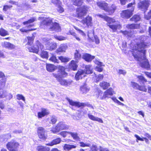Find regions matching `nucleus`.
Here are the masks:
<instances>
[{
	"instance_id": "1",
	"label": "nucleus",
	"mask_w": 151,
	"mask_h": 151,
	"mask_svg": "<svg viewBox=\"0 0 151 151\" xmlns=\"http://www.w3.org/2000/svg\"><path fill=\"white\" fill-rule=\"evenodd\" d=\"M146 37L145 36H142L139 38L140 41L139 43H137V50L138 52L137 54L134 52L133 55L134 58H137L138 59H141L142 60L146 59L145 53L146 50L145 48L147 47V45L145 44L144 41L146 40Z\"/></svg>"
},
{
	"instance_id": "2",
	"label": "nucleus",
	"mask_w": 151,
	"mask_h": 151,
	"mask_svg": "<svg viewBox=\"0 0 151 151\" xmlns=\"http://www.w3.org/2000/svg\"><path fill=\"white\" fill-rule=\"evenodd\" d=\"M52 24V26L50 27L51 30H55L57 32H59L61 30L59 24L57 22L52 23V19L49 18H46L43 20L40 23V27L41 28L45 29L47 28Z\"/></svg>"
},
{
	"instance_id": "3",
	"label": "nucleus",
	"mask_w": 151,
	"mask_h": 151,
	"mask_svg": "<svg viewBox=\"0 0 151 151\" xmlns=\"http://www.w3.org/2000/svg\"><path fill=\"white\" fill-rule=\"evenodd\" d=\"M27 38L28 40L27 44L29 45V46L28 48L29 52L37 53L39 51V49L42 50L43 48V46L38 41H37L36 43V47L33 46H31V45L33 43L34 39V36L27 37Z\"/></svg>"
},
{
	"instance_id": "4",
	"label": "nucleus",
	"mask_w": 151,
	"mask_h": 151,
	"mask_svg": "<svg viewBox=\"0 0 151 151\" xmlns=\"http://www.w3.org/2000/svg\"><path fill=\"white\" fill-rule=\"evenodd\" d=\"M92 73V69L91 65H85V69L84 70H78L76 74L75 78L77 81L81 79L83 77H84V74H89Z\"/></svg>"
},
{
	"instance_id": "5",
	"label": "nucleus",
	"mask_w": 151,
	"mask_h": 151,
	"mask_svg": "<svg viewBox=\"0 0 151 151\" xmlns=\"http://www.w3.org/2000/svg\"><path fill=\"white\" fill-rule=\"evenodd\" d=\"M97 4L101 9L108 12L109 14L113 13L116 8L115 5L112 4L111 7H109L107 4L104 2H99Z\"/></svg>"
},
{
	"instance_id": "6",
	"label": "nucleus",
	"mask_w": 151,
	"mask_h": 151,
	"mask_svg": "<svg viewBox=\"0 0 151 151\" xmlns=\"http://www.w3.org/2000/svg\"><path fill=\"white\" fill-rule=\"evenodd\" d=\"M135 4V2L131 3L129 4L127 7L131 8L130 9L123 10L121 14V17L122 18H129L132 15V12L134 10V5Z\"/></svg>"
},
{
	"instance_id": "7",
	"label": "nucleus",
	"mask_w": 151,
	"mask_h": 151,
	"mask_svg": "<svg viewBox=\"0 0 151 151\" xmlns=\"http://www.w3.org/2000/svg\"><path fill=\"white\" fill-rule=\"evenodd\" d=\"M69 126L65 124L63 122L58 123L55 127H53L51 129V131L53 133L59 132L60 130L66 129L69 128Z\"/></svg>"
},
{
	"instance_id": "8",
	"label": "nucleus",
	"mask_w": 151,
	"mask_h": 151,
	"mask_svg": "<svg viewBox=\"0 0 151 151\" xmlns=\"http://www.w3.org/2000/svg\"><path fill=\"white\" fill-rule=\"evenodd\" d=\"M53 75L57 80H59L62 78L66 77L67 74L65 72V67L63 66H60L59 67L57 73H53Z\"/></svg>"
},
{
	"instance_id": "9",
	"label": "nucleus",
	"mask_w": 151,
	"mask_h": 151,
	"mask_svg": "<svg viewBox=\"0 0 151 151\" xmlns=\"http://www.w3.org/2000/svg\"><path fill=\"white\" fill-rule=\"evenodd\" d=\"M19 143L14 140H13L8 143L6 147L10 151H17Z\"/></svg>"
},
{
	"instance_id": "10",
	"label": "nucleus",
	"mask_w": 151,
	"mask_h": 151,
	"mask_svg": "<svg viewBox=\"0 0 151 151\" xmlns=\"http://www.w3.org/2000/svg\"><path fill=\"white\" fill-rule=\"evenodd\" d=\"M150 5V1L148 0H145L139 3L138 6L141 11L145 12L147 10Z\"/></svg>"
},
{
	"instance_id": "11",
	"label": "nucleus",
	"mask_w": 151,
	"mask_h": 151,
	"mask_svg": "<svg viewBox=\"0 0 151 151\" xmlns=\"http://www.w3.org/2000/svg\"><path fill=\"white\" fill-rule=\"evenodd\" d=\"M66 99L70 106V108H71L72 109H74L73 108V106L80 107H84L86 105L84 103L74 101L72 99H71L68 98H66Z\"/></svg>"
},
{
	"instance_id": "12",
	"label": "nucleus",
	"mask_w": 151,
	"mask_h": 151,
	"mask_svg": "<svg viewBox=\"0 0 151 151\" xmlns=\"http://www.w3.org/2000/svg\"><path fill=\"white\" fill-rule=\"evenodd\" d=\"M6 82V79H0V90H2L5 87ZM7 92L3 91H0V98H4L6 97Z\"/></svg>"
},
{
	"instance_id": "13",
	"label": "nucleus",
	"mask_w": 151,
	"mask_h": 151,
	"mask_svg": "<svg viewBox=\"0 0 151 151\" xmlns=\"http://www.w3.org/2000/svg\"><path fill=\"white\" fill-rule=\"evenodd\" d=\"M86 7L85 6L77 9L76 10L77 15L78 17H81L85 15L86 13Z\"/></svg>"
},
{
	"instance_id": "14",
	"label": "nucleus",
	"mask_w": 151,
	"mask_h": 151,
	"mask_svg": "<svg viewBox=\"0 0 151 151\" xmlns=\"http://www.w3.org/2000/svg\"><path fill=\"white\" fill-rule=\"evenodd\" d=\"M81 22L87 27L91 26L92 24V18L88 15L86 17L84 18Z\"/></svg>"
},
{
	"instance_id": "15",
	"label": "nucleus",
	"mask_w": 151,
	"mask_h": 151,
	"mask_svg": "<svg viewBox=\"0 0 151 151\" xmlns=\"http://www.w3.org/2000/svg\"><path fill=\"white\" fill-rule=\"evenodd\" d=\"M37 129L38 135L39 138L42 140H45L46 138V136L45 134V130L44 128L39 127Z\"/></svg>"
},
{
	"instance_id": "16",
	"label": "nucleus",
	"mask_w": 151,
	"mask_h": 151,
	"mask_svg": "<svg viewBox=\"0 0 151 151\" xmlns=\"http://www.w3.org/2000/svg\"><path fill=\"white\" fill-rule=\"evenodd\" d=\"M49 114V110L46 108H42L41 111L37 113V116L38 118H41Z\"/></svg>"
},
{
	"instance_id": "17",
	"label": "nucleus",
	"mask_w": 151,
	"mask_h": 151,
	"mask_svg": "<svg viewBox=\"0 0 151 151\" xmlns=\"http://www.w3.org/2000/svg\"><path fill=\"white\" fill-rule=\"evenodd\" d=\"M67 48V46L66 44H61L56 50V52L58 54H60L62 52H65Z\"/></svg>"
},
{
	"instance_id": "18",
	"label": "nucleus",
	"mask_w": 151,
	"mask_h": 151,
	"mask_svg": "<svg viewBox=\"0 0 151 151\" xmlns=\"http://www.w3.org/2000/svg\"><path fill=\"white\" fill-rule=\"evenodd\" d=\"M113 91L112 88H110L106 91L103 95V97L106 98V97H110L113 94Z\"/></svg>"
},
{
	"instance_id": "19",
	"label": "nucleus",
	"mask_w": 151,
	"mask_h": 151,
	"mask_svg": "<svg viewBox=\"0 0 151 151\" xmlns=\"http://www.w3.org/2000/svg\"><path fill=\"white\" fill-rule=\"evenodd\" d=\"M88 118L91 120L97 121L101 123H103V121L101 119L98 117H95L90 113L88 114Z\"/></svg>"
},
{
	"instance_id": "20",
	"label": "nucleus",
	"mask_w": 151,
	"mask_h": 151,
	"mask_svg": "<svg viewBox=\"0 0 151 151\" xmlns=\"http://www.w3.org/2000/svg\"><path fill=\"white\" fill-rule=\"evenodd\" d=\"M83 58L86 61L89 62L94 58L95 56H92L89 54L86 53L84 54L83 55Z\"/></svg>"
},
{
	"instance_id": "21",
	"label": "nucleus",
	"mask_w": 151,
	"mask_h": 151,
	"mask_svg": "<svg viewBox=\"0 0 151 151\" xmlns=\"http://www.w3.org/2000/svg\"><path fill=\"white\" fill-rule=\"evenodd\" d=\"M61 140L60 138H58L53 140L50 142L46 144V145H47L52 146L54 145L60 143L61 142Z\"/></svg>"
},
{
	"instance_id": "22",
	"label": "nucleus",
	"mask_w": 151,
	"mask_h": 151,
	"mask_svg": "<svg viewBox=\"0 0 151 151\" xmlns=\"http://www.w3.org/2000/svg\"><path fill=\"white\" fill-rule=\"evenodd\" d=\"M78 61H75L74 60H72L69 64V68L73 70H76L77 68V66L76 63Z\"/></svg>"
},
{
	"instance_id": "23",
	"label": "nucleus",
	"mask_w": 151,
	"mask_h": 151,
	"mask_svg": "<svg viewBox=\"0 0 151 151\" xmlns=\"http://www.w3.org/2000/svg\"><path fill=\"white\" fill-rule=\"evenodd\" d=\"M109 27L112 30L113 32L116 31L117 29H119L121 27L120 24H109Z\"/></svg>"
},
{
	"instance_id": "24",
	"label": "nucleus",
	"mask_w": 151,
	"mask_h": 151,
	"mask_svg": "<svg viewBox=\"0 0 151 151\" xmlns=\"http://www.w3.org/2000/svg\"><path fill=\"white\" fill-rule=\"evenodd\" d=\"M139 27V25L138 24H128L126 26V27L127 28L130 29H137Z\"/></svg>"
},
{
	"instance_id": "25",
	"label": "nucleus",
	"mask_w": 151,
	"mask_h": 151,
	"mask_svg": "<svg viewBox=\"0 0 151 151\" xmlns=\"http://www.w3.org/2000/svg\"><path fill=\"white\" fill-rule=\"evenodd\" d=\"M3 47L10 49H12L14 47V46L13 44L7 42H4L2 43Z\"/></svg>"
},
{
	"instance_id": "26",
	"label": "nucleus",
	"mask_w": 151,
	"mask_h": 151,
	"mask_svg": "<svg viewBox=\"0 0 151 151\" xmlns=\"http://www.w3.org/2000/svg\"><path fill=\"white\" fill-rule=\"evenodd\" d=\"M80 90L83 93H86L88 91L89 88L87 86L86 84H84L83 86H81Z\"/></svg>"
},
{
	"instance_id": "27",
	"label": "nucleus",
	"mask_w": 151,
	"mask_h": 151,
	"mask_svg": "<svg viewBox=\"0 0 151 151\" xmlns=\"http://www.w3.org/2000/svg\"><path fill=\"white\" fill-rule=\"evenodd\" d=\"M37 150L38 151H49L50 148L47 147L40 145L37 147Z\"/></svg>"
},
{
	"instance_id": "28",
	"label": "nucleus",
	"mask_w": 151,
	"mask_h": 151,
	"mask_svg": "<svg viewBox=\"0 0 151 151\" xmlns=\"http://www.w3.org/2000/svg\"><path fill=\"white\" fill-rule=\"evenodd\" d=\"M76 146L73 145H70L65 144L64 146V149L65 150H69L75 148Z\"/></svg>"
},
{
	"instance_id": "29",
	"label": "nucleus",
	"mask_w": 151,
	"mask_h": 151,
	"mask_svg": "<svg viewBox=\"0 0 151 151\" xmlns=\"http://www.w3.org/2000/svg\"><path fill=\"white\" fill-rule=\"evenodd\" d=\"M55 66L52 64H47L46 65V69L48 71H53L55 70Z\"/></svg>"
},
{
	"instance_id": "30",
	"label": "nucleus",
	"mask_w": 151,
	"mask_h": 151,
	"mask_svg": "<svg viewBox=\"0 0 151 151\" xmlns=\"http://www.w3.org/2000/svg\"><path fill=\"white\" fill-rule=\"evenodd\" d=\"M100 85L103 89H106L110 86V84L106 82L103 81L100 83Z\"/></svg>"
},
{
	"instance_id": "31",
	"label": "nucleus",
	"mask_w": 151,
	"mask_h": 151,
	"mask_svg": "<svg viewBox=\"0 0 151 151\" xmlns=\"http://www.w3.org/2000/svg\"><path fill=\"white\" fill-rule=\"evenodd\" d=\"M105 20L107 22V24L108 26L109 24H111L115 22L114 19L107 16L105 19Z\"/></svg>"
},
{
	"instance_id": "32",
	"label": "nucleus",
	"mask_w": 151,
	"mask_h": 151,
	"mask_svg": "<svg viewBox=\"0 0 151 151\" xmlns=\"http://www.w3.org/2000/svg\"><path fill=\"white\" fill-rule=\"evenodd\" d=\"M75 58L76 61H78V60L81 59V55L79 52L77 50H76L75 53Z\"/></svg>"
},
{
	"instance_id": "33",
	"label": "nucleus",
	"mask_w": 151,
	"mask_h": 151,
	"mask_svg": "<svg viewBox=\"0 0 151 151\" xmlns=\"http://www.w3.org/2000/svg\"><path fill=\"white\" fill-rule=\"evenodd\" d=\"M141 66L142 68H150V65L149 62L147 61L143 62L141 64Z\"/></svg>"
},
{
	"instance_id": "34",
	"label": "nucleus",
	"mask_w": 151,
	"mask_h": 151,
	"mask_svg": "<svg viewBox=\"0 0 151 151\" xmlns=\"http://www.w3.org/2000/svg\"><path fill=\"white\" fill-rule=\"evenodd\" d=\"M40 56L43 58L47 59L48 58V53L46 51L42 50L41 51Z\"/></svg>"
},
{
	"instance_id": "35",
	"label": "nucleus",
	"mask_w": 151,
	"mask_h": 151,
	"mask_svg": "<svg viewBox=\"0 0 151 151\" xmlns=\"http://www.w3.org/2000/svg\"><path fill=\"white\" fill-rule=\"evenodd\" d=\"M69 134L71 135L73 138L75 140H78L79 139V137L77 133L69 132Z\"/></svg>"
},
{
	"instance_id": "36",
	"label": "nucleus",
	"mask_w": 151,
	"mask_h": 151,
	"mask_svg": "<svg viewBox=\"0 0 151 151\" xmlns=\"http://www.w3.org/2000/svg\"><path fill=\"white\" fill-rule=\"evenodd\" d=\"M83 2L82 0H73V4L76 6H80Z\"/></svg>"
},
{
	"instance_id": "37",
	"label": "nucleus",
	"mask_w": 151,
	"mask_h": 151,
	"mask_svg": "<svg viewBox=\"0 0 151 151\" xmlns=\"http://www.w3.org/2000/svg\"><path fill=\"white\" fill-rule=\"evenodd\" d=\"M140 18L139 15H135L134 16L130 19V20L135 22H137L139 20Z\"/></svg>"
},
{
	"instance_id": "38",
	"label": "nucleus",
	"mask_w": 151,
	"mask_h": 151,
	"mask_svg": "<svg viewBox=\"0 0 151 151\" xmlns=\"http://www.w3.org/2000/svg\"><path fill=\"white\" fill-rule=\"evenodd\" d=\"M59 59L62 62H66L69 61L70 59L66 57H64L63 56H60L59 57Z\"/></svg>"
},
{
	"instance_id": "39",
	"label": "nucleus",
	"mask_w": 151,
	"mask_h": 151,
	"mask_svg": "<svg viewBox=\"0 0 151 151\" xmlns=\"http://www.w3.org/2000/svg\"><path fill=\"white\" fill-rule=\"evenodd\" d=\"M120 32L122 33L123 35L126 37H130L131 36V32L129 31H123L122 30H121L120 31Z\"/></svg>"
},
{
	"instance_id": "40",
	"label": "nucleus",
	"mask_w": 151,
	"mask_h": 151,
	"mask_svg": "<svg viewBox=\"0 0 151 151\" xmlns=\"http://www.w3.org/2000/svg\"><path fill=\"white\" fill-rule=\"evenodd\" d=\"M8 35V32L3 28L0 29V35L1 36H4Z\"/></svg>"
},
{
	"instance_id": "41",
	"label": "nucleus",
	"mask_w": 151,
	"mask_h": 151,
	"mask_svg": "<svg viewBox=\"0 0 151 151\" xmlns=\"http://www.w3.org/2000/svg\"><path fill=\"white\" fill-rule=\"evenodd\" d=\"M49 60L54 63H58V60L56 58V57L54 55H52L51 57L50 58Z\"/></svg>"
},
{
	"instance_id": "42",
	"label": "nucleus",
	"mask_w": 151,
	"mask_h": 151,
	"mask_svg": "<svg viewBox=\"0 0 151 151\" xmlns=\"http://www.w3.org/2000/svg\"><path fill=\"white\" fill-rule=\"evenodd\" d=\"M131 85L135 89H137L139 87V85L137 83L134 82L132 81L131 82Z\"/></svg>"
},
{
	"instance_id": "43",
	"label": "nucleus",
	"mask_w": 151,
	"mask_h": 151,
	"mask_svg": "<svg viewBox=\"0 0 151 151\" xmlns=\"http://www.w3.org/2000/svg\"><path fill=\"white\" fill-rule=\"evenodd\" d=\"M35 21V18H32L28 20L27 21L24 22H23V24L24 25L27 24L31 23Z\"/></svg>"
},
{
	"instance_id": "44",
	"label": "nucleus",
	"mask_w": 151,
	"mask_h": 151,
	"mask_svg": "<svg viewBox=\"0 0 151 151\" xmlns=\"http://www.w3.org/2000/svg\"><path fill=\"white\" fill-rule=\"evenodd\" d=\"M58 81L60 82V84L62 85L66 86L68 85V82L65 79L61 78Z\"/></svg>"
},
{
	"instance_id": "45",
	"label": "nucleus",
	"mask_w": 151,
	"mask_h": 151,
	"mask_svg": "<svg viewBox=\"0 0 151 151\" xmlns=\"http://www.w3.org/2000/svg\"><path fill=\"white\" fill-rule=\"evenodd\" d=\"M16 98L18 100H22L24 101H25V98L22 94H17L16 95Z\"/></svg>"
},
{
	"instance_id": "46",
	"label": "nucleus",
	"mask_w": 151,
	"mask_h": 151,
	"mask_svg": "<svg viewBox=\"0 0 151 151\" xmlns=\"http://www.w3.org/2000/svg\"><path fill=\"white\" fill-rule=\"evenodd\" d=\"M137 78L139 79L140 82H142V83H144V82H147V80L142 76H138Z\"/></svg>"
},
{
	"instance_id": "47",
	"label": "nucleus",
	"mask_w": 151,
	"mask_h": 151,
	"mask_svg": "<svg viewBox=\"0 0 151 151\" xmlns=\"http://www.w3.org/2000/svg\"><path fill=\"white\" fill-rule=\"evenodd\" d=\"M79 144L82 147H90L91 146V144L88 143H85L83 142H80Z\"/></svg>"
},
{
	"instance_id": "48",
	"label": "nucleus",
	"mask_w": 151,
	"mask_h": 151,
	"mask_svg": "<svg viewBox=\"0 0 151 151\" xmlns=\"http://www.w3.org/2000/svg\"><path fill=\"white\" fill-rule=\"evenodd\" d=\"M96 76V82H98L99 81L101 80L104 78L103 75L101 74L98 75Z\"/></svg>"
},
{
	"instance_id": "49",
	"label": "nucleus",
	"mask_w": 151,
	"mask_h": 151,
	"mask_svg": "<svg viewBox=\"0 0 151 151\" xmlns=\"http://www.w3.org/2000/svg\"><path fill=\"white\" fill-rule=\"evenodd\" d=\"M11 5H4L3 6V11L4 12H6L9 9L11 8L12 7Z\"/></svg>"
},
{
	"instance_id": "50",
	"label": "nucleus",
	"mask_w": 151,
	"mask_h": 151,
	"mask_svg": "<svg viewBox=\"0 0 151 151\" xmlns=\"http://www.w3.org/2000/svg\"><path fill=\"white\" fill-rule=\"evenodd\" d=\"M57 121L56 117L54 116H52L51 117L50 121L52 124H55L56 123Z\"/></svg>"
},
{
	"instance_id": "51",
	"label": "nucleus",
	"mask_w": 151,
	"mask_h": 151,
	"mask_svg": "<svg viewBox=\"0 0 151 151\" xmlns=\"http://www.w3.org/2000/svg\"><path fill=\"white\" fill-rule=\"evenodd\" d=\"M134 137L136 138V142H138V141H144L143 137V138H141L137 134H135Z\"/></svg>"
},
{
	"instance_id": "52",
	"label": "nucleus",
	"mask_w": 151,
	"mask_h": 151,
	"mask_svg": "<svg viewBox=\"0 0 151 151\" xmlns=\"http://www.w3.org/2000/svg\"><path fill=\"white\" fill-rule=\"evenodd\" d=\"M68 133L69 134V132L67 131H62L60 132L59 134L62 136L63 137H65Z\"/></svg>"
},
{
	"instance_id": "53",
	"label": "nucleus",
	"mask_w": 151,
	"mask_h": 151,
	"mask_svg": "<svg viewBox=\"0 0 151 151\" xmlns=\"http://www.w3.org/2000/svg\"><path fill=\"white\" fill-rule=\"evenodd\" d=\"M137 89L145 92H146L147 91V89L145 88V86H140L139 85V87Z\"/></svg>"
},
{
	"instance_id": "54",
	"label": "nucleus",
	"mask_w": 151,
	"mask_h": 151,
	"mask_svg": "<svg viewBox=\"0 0 151 151\" xmlns=\"http://www.w3.org/2000/svg\"><path fill=\"white\" fill-rule=\"evenodd\" d=\"M55 37L56 39L60 41L63 40L65 39V38L62 36H55Z\"/></svg>"
},
{
	"instance_id": "55",
	"label": "nucleus",
	"mask_w": 151,
	"mask_h": 151,
	"mask_svg": "<svg viewBox=\"0 0 151 151\" xmlns=\"http://www.w3.org/2000/svg\"><path fill=\"white\" fill-rule=\"evenodd\" d=\"M75 28L76 30H77L78 32L81 35H83V36H86L85 34L82 30L78 29L76 27H75Z\"/></svg>"
},
{
	"instance_id": "56",
	"label": "nucleus",
	"mask_w": 151,
	"mask_h": 151,
	"mask_svg": "<svg viewBox=\"0 0 151 151\" xmlns=\"http://www.w3.org/2000/svg\"><path fill=\"white\" fill-rule=\"evenodd\" d=\"M145 18L147 19H150L151 18V10L148 13V14L145 16Z\"/></svg>"
},
{
	"instance_id": "57",
	"label": "nucleus",
	"mask_w": 151,
	"mask_h": 151,
	"mask_svg": "<svg viewBox=\"0 0 151 151\" xmlns=\"http://www.w3.org/2000/svg\"><path fill=\"white\" fill-rule=\"evenodd\" d=\"M94 62L97 65L99 66H103L102 63L101 62L99 61L96 59H95L94 60Z\"/></svg>"
},
{
	"instance_id": "58",
	"label": "nucleus",
	"mask_w": 151,
	"mask_h": 151,
	"mask_svg": "<svg viewBox=\"0 0 151 151\" xmlns=\"http://www.w3.org/2000/svg\"><path fill=\"white\" fill-rule=\"evenodd\" d=\"M99 148L97 147L96 145H93L91 147V150L92 151H97Z\"/></svg>"
},
{
	"instance_id": "59",
	"label": "nucleus",
	"mask_w": 151,
	"mask_h": 151,
	"mask_svg": "<svg viewBox=\"0 0 151 151\" xmlns=\"http://www.w3.org/2000/svg\"><path fill=\"white\" fill-rule=\"evenodd\" d=\"M94 36L95 43L97 44H99L100 43V41L98 37L96 35H94Z\"/></svg>"
},
{
	"instance_id": "60",
	"label": "nucleus",
	"mask_w": 151,
	"mask_h": 151,
	"mask_svg": "<svg viewBox=\"0 0 151 151\" xmlns=\"http://www.w3.org/2000/svg\"><path fill=\"white\" fill-rule=\"evenodd\" d=\"M52 2L56 5H58L60 4V1L58 0H51Z\"/></svg>"
},
{
	"instance_id": "61",
	"label": "nucleus",
	"mask_w": 151,
	"mask_h": 151,
	"mask_svg": "<svg viewBox=\"0 0 151 151\" xmlns=\"http://www.w3.org/2000/svg\"><path fill=\"white\" fill-rule=\"evenodd\" d=\"M58 10L60 13H62L64 11L63 9L60 6L58 5Z\"/></svg>"
},
{
	"instance_id": "62",
	"label": "nucleus",
	"mask_w": 151,
	"mask_h": 151,
	"mask_svg": "<svg viewBox=\"0 0 151 151\" xmlns=\"http://www.w3.org/2000/svg\"><path fill=\"white\" fill-rule=\"evenodd\" d=\"M95 69L96 71L99 72H101L103 70L102 68L99 66H96Z\"/></svg>"
},
{
	"instance_id": "63",
	"label": "nucleus",
	"mask_w": 151,
	"mask_h": 151,
	"mask_svg": "<svg viewBox=\"0 0 151 151\" xmlns=\"http://www.w3.org/2000/svg\"><path fill=\"white\" fill-rule=\"evenodd\" d=\"M119 74H122L123 75H125L126 73V72L124 70L120 69L119 70Z\"/></svg>"
},
{
	"instance_id": "64",
	"label": "nucleus",
	"mask_w": 151,
	"mask_h": 151,
	"mask_svg": "<svg viewBox=\"0 0 151 151\" xmlns=\"http://www.w3.org/2000/svg\"><path fill=\"white\" fill-rule=\"evenodd\" d=\"M99 151H109V150L106 148H104L100 147L99 149Z\"/></svg>"
}]
</instances>
